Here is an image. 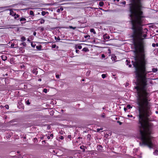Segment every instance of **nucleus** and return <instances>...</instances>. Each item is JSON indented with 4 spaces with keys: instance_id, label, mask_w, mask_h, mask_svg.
Segmentation results:
<instances>
[{
    "instance_id": "1",
    "label": "nucleus",
    "mask_w": 158,
    "mask_h": 158,
    "mask_svg": "<svg viewBox=\"0 0 158 158\" xmlns=\"http://www.w3.org/2000/svg\"><path fill=\"white\" fill-rule=\"evenodd\" d=\"M143 8L141 0H134L130 6V17L133 30L132 37L135 40L134 42L135 50L139 53L140 56L139 63L136 62L133 65L135 67L136 86L135 87L137 92H149L148 84L146 77V61L145 59V51L144 49V39L147 37L148 29L142 27L141 19L143 13L141 11Z\"/></svg>"
},
{
    "instance_id": "2",
    "label": "nucleus",
    "mask_w": 158,
    "mask_h": 158,
    "mask_svg": "<svg viewBox=\"0 0 158 158\" xmlns=\"http://www.w3.org/2000/svg\"><path fill=\"white\" fill-rule=\"evenodd\" d=\"M10 15H11L12 16H14V18L15 19L19 18V15H16L15 12L11 10H10Z\"/></svg>"
},
{
    "instance_id": "3",
    "label": "nucleus",
    "mask_w": 158,
    "mask_h": 158,
    "mask_svg": "<svg viewBox=\"0 0 158 158\" xmlns=\"http://www.w3.org/2000/svg\"><path fill=\"white\" fill-rule=\"evenodd\" d=\"M103 39L104 40H109L110 37L107 34H106L103 35Z\"/></svg>"
},
{
    "instance_id": "4",
    "label": "nucleus",
    "mask_w": 158,
    "mask_h": 158,
    "mask_svg": "<svg viewBox=\"0 0 158 158\" xmlns=\"http://www.w3.org/2000/svg\"><path fill=\"white\" fill-rule=\"evenodd\" d=\"M26 19L24 18H21L20 19V21L21 22V23H25L26 22Z\"/></svg>"
},
{
    "instance_id": "5",
    "label": "nucleus",
    "mask_w": 158,
    "mask_h": 158,
    "mask_svg": "<svg viewBox=\"0 0 158 158\" xmlns=\"http://www.w3.org/2000/svg\"><path fill=\"white\" fill-rule=\"evenodd\" d=\"M111 59L112 61H117L116 56H115L114 55H112L111 56Z\"/></svg>"
},
{
    "instance_id": "6",
    "label": "nucleus",
    "mask_w": 158,
    "mask_h": 158,
    "mask_svg": "<svg viewBox=\"0 0 158 158\" xmlns=\"http://www.w3.org/2000/svg\"><path fill=\"white\" fill-rule=\"evenodd\" d=\"M18 40H13V41H14L13 42L14 44H15V48H16L18 46Z\"/></svg>"
},
{
    "instance_id": "7",
    "label": "nucleus",
    "mask_w": 158,
    "mask_h": 158,
    "mask_svg": "<svg viewBox=\"0 0 158 158\" xmlns=\"http://www.w3.org/2000/svg\"><path fill=\"white\" fill-rule=\"evenodd\" d=\"M1 57L2 60L4 61H5L7 59V57L5 55H2L1 56Z\"/></svg>"
},
{
    "instance_id": "8",
    "label": "nucleus",
    "mask_w": 158,
    "mask_h": 158,
    "mask_svg": "<svg viewBox=\"0 0 158 158\" xmlns=\"http://www.w3.org/2000/svg\"><path fill=\"white\" fill-rule=\"evenodd\" d=\"M32 72L33 73L35 74V75H37L38 73V71L36 69L34 68L32 71Z\"/></svg>"
},
{
    "instance_id": "9",
    "label": "nucleus",
    "mask_w": 158,
    "mask_h": 158,
    "mask_svg": "<svg viewBox=\"0 0 158 158\" xmlns=\"http://www.w3.org/2000/svg\"><path fill=\"white\" fill-rule=\"evenodd\" d=\"M90 32L91 33H93L94 34H96V31L94 28H92L90 29Z\"/></svg>"
},
{
    "instance_id": "10",
    "label": "nucleus",
    "mask_w": 158,
    "mask_h": 158,
    "mask_svg": "<svg viewBox=\"0 0 158 158\" xmlns=\"http://www.w3.org/2000/svg\"><path fill=\"white\" fill-rule=\"evenodd\" d=\"M63 10V8L62 7H60L57 10V12H60L61 11H62Z\"/></svg>"
},
{
    "instance_id": "11",
    "label": "nucleus",
    "mask_w": 158,
    "mask_h": 158,
    "mask_svg": "<svg viewBox=\"0 0 158 158\" xmlns=\"http://www.w3.org/2000/svg\"><path fill=\"white\" fill-rule=\"evenodd\" d=\"M158 71V69L156 68H153L152 69V71L153 73H156Z\"/></svg>"
},
{
    "instance_id": "12",
    "label": "nucleus",
    "mask_w": 158,
    "mask_h": 158,
    "mask_svg": "<svg viewBox=\"0 0 158 158\" xmlns=\"http://www.w3.org/2000/svg\"><path fill=\"white\" fill-rule=\"evenodd\" d=\"M39 20L40 21V23L41 24L44 23L45 22V20L42 19H39Z\"/></svg>"
},
{
    "instance_id": "13",
    "label": "nucleus",
    "mask_w": 158,
    "mask_h": 158,
    "mask_svg": "<svg viewBox=\"0 0 158 158\" xmlns=\"http://www.w3.org/2000/svg\"><path fill=\"white\" fill-rule=\"evenodd\" d=\"M104 3L102 1H101L99 2V5L100 6H103Z\"/></svg>"
},
{
    "instance_id": "14",
    "label": "nucleus",
    "mask_w": 158,
    "mask_h": 158,
    "mask_svg": "<svg viewBox=\"0 0 158 158\" xmlns=\"http://www.w3.org/2000/svg\"><path fill=\"white\" fill-rule=\"evenodd\" d=\"M126 62L127 63V64L129 65V67H131V64H129V63L130 62H129V61L127 60L126 61Z\"/></svg>"
},
{
    "instance_id": "15",
    "label": "nucleus",
    "mask_w": 158,
    "mask_h": 158,
    "mask_svg": "<svg viewBox=\"0 0 158 158\" xmlns=\"http://www.w3.org/2000/svg\"><path fill=\"white\" fill-rule=\"evenodd\" d=\"M36 48L38 50H40L42 48V46L41 45L37 46Z\"/></svg>"
},
{
    "instance_id": "16",
    "label": "nucleus",
    "mask_w": 158,
    "mask_h": 158,
    "mask_svg": "<svg viewBox=\"0 0 158 158\" xmlns=\"http://www.w3.org/2000/svg\"><path fill=\"white\" fill-rule=\"evenodd\" d=\"M46 13H48V12H45V11H42L41 12V14L43 16L45 15Z\"/></svg>"
},
{
    "instance_id": "17",
    "label": "nucleus",
    "mask_w": 158,
    "mask_h": 158,
    "mask_svg": "<svg viewBox=\"0 0 158 158\" xmlns=\"http://www.w3.org/2000/svg\"><path fill=\"white\" fill-rule=\"evenodd\" d=\"M30 15L32 16H34V14L32 10H30Z\"/></svg>"
},
{
    "instance_id": "18",
    "label": "nucleus",
    "mask_w": 158,
    "mask_h": 158,
    "mask_svg": "<svg viewBox=\"0 0 158 158\" xmlns=\"http://www.w3.org/2000/svg\"><path fill=\"white\" fill-rule=\"evenodd\" d=\"M82 50L84 52H87L88 51H89V50L87 48H84L83 49H82Z\"/></svg>"
},
{
    "instance_id": "19",
    "label": "nucleus",
    "mask_w": 158,
    "mask_h": 158,
    "mask_svg": "<svg viewBox=\"0 0 158 158\" xmlns=\"http://www.w3.org/2000/svg\"><path fill=\"white\" fill-rule=\"evenodd\" d=\"M158 150H155V152H153V154L154 155H157L158 154Z\"/></svg>"
},
{
    "instance_id": "20",
    "label": "nucleus",
    "mask_w": 158,
    "mask_h": 158,
    "mask_svg": "<svg viewBox=\"0 0 158 158\" xmlns=\"http://www.w3.org/2000/svg\"><path fill=\"white\" fill-rule=\"evenodd\" d=\"M21 40L22 41H24L26 40V38L24 36H22L21 37Z\"/></svg>"
},
{
    "instance_id": "21",
    "label": "nucleus",
    "mask_w": 158,
    "mask_h": 158,
    "mask_svg": "<svg viewBox=\"0 0 158 158\" xmlns=\"http://www.w3.org/2000/svg\"><path fill=\"white\" fill-rule=\"evenodd\" d=\"M127 116L128 117L132 118L133 119L135 118V117H133L132 115L128 114Z\"/></svg>"
},
{
    "instance_id": "22",
    "label": "nucleus",
    "mask_w": 158,
    "mask_h": 158,
    "mask_svg": "<svg viewBox=\"0 0 158 158\" xmlns=\"http://www.w3.org/2000/svg\"><path fill=\"white\" fill-rule=\"evenodd\" d=\"M20 45H23V46H24V47H26V43L25 42H23L22 43H21L20 44Z\"/></svg>"
},
{
    "instance_id": "23",
    "label": "nucleus",
    "mask_w": 158,
    "mask_h": 158,
    "mask_svg": "<svg viewBox=\"0 0 158 158\" xmlns=\"http://www.w3.org/2000/svg\"><path fill=\"white\" fill-rule=\"evenodd\" d=\"M53 137V135L52 134H51L50 135V136H48L47 137V138L48 139H50L51 137L52 138Z\"/></svg>"
},
{
    "instance_id": "24",
    "label": "nucleus",
    "mask_w": 158,
    "mask_h": 158,
    "mask_svg": "<svg viewBox=\"0 0 158 158\" xmlns=\"http://www.w3.org/2000/svg\"><path fill=\"white\" fill-rule=\"evenodd\" d=\"M69 28L70 29H73L74 30V29H75L76 28V27H73L72 26H69Z\"/></svg>"
},
{
    "instance_id": "25",
    "label": "nucleus",
    "mask_w": 158,
    "mask_h": 158,
    "mask_svg": "<svg viewBox=\"0 0 158 158\" xmlns=\"http://www.w3.org/2000/svg\"><path fill=\"white\" fill-rule=\"evenodd\" d=\"M102 78L104 79L106 77V75L105 74H102Z\"/></svg>"
},
{
    "instance_id": "26",
    "label": "nucleus",
    "mask_w": 158,
    "mask_h": 158,
    "mask_svg": "<svg viewBox=\"0 0 158 158\" xmlns=\"http://www.w3.org/2000/svg\"><path fill=\"white\" fill-rule=\"evenodd\" d=\"M26 104L28 105H29L30 103L29 100H27V101H26Z\"/></svg>"
},
{
    "instance_id": "27",
    "label": "nucleus",
    "mask_w": 158,
    "mask_h": 158,
    "mask_svg": "<svg viewBox=\"0 0 158 158\" xmlns=\"http://www.w3.org/2000/svg\"><path fill=\"white\" fill-rule=\"evenodd\" d=\"M15 45V44L14 43L11 44V47L12 48H15V47H14Z\"/></svg>"
},
{
    "instance_id": "28",
    "label": "nucleus",
    "mask_w": 158,
    "mask_h": 158,
    "mask_svg": "<svg viewBox=\"0 0 158 158\" xmlns=\"http://www.w3.org/2000/svg\"><path fill=\"white\" fill-rule=\"evenodd\" d=\"M55 39L56 40H60V39L59 37H55Z\"/></svg>"
},
{
    "instance_id": "29",
    "label": "nucleus",
    "mask_w": 158,
    "mask_h": 158,
    "mask_svg": "<svg viewBox=\"0 0 158 158\" xmlns=\"http://www.w3.org/2000/svg\"><path fill=\"white\" fill-rule=\"evenodd\" d=\"M48 90L46 89H43V92L45 93H47V92Z\"/></svg>"
},
{
    "instance_id": "30",
    "label": "nucleus",
    "mask_w": 158,
    "mask_h": 158,
    "mask_svg": "<svg viewBox=\"0 0 158 158\" xmlns=\"http://www.w3.org/2000/svg\"><path fill=\"white\" fill-rule=\"evenodd\" d=\"M127 107V108L129 109L132 108V107L130 105H128Z\"/></svg>"
},
{
    "instance_id": "31",
    "label": "nucleus",
    "mask_w": 158,
    "mask_h": 158,
    "mask_svg": "<svg viewBox=\"0 0 158 158\" xmlns=\"http://www.w3.org/2000/svg\"><path fill=\"white\" fill-rule=\"evenodd\" d=\"M90 71L88 70L86 74L88 76L90 74Z\"/></svg>"
},
{
    "instance_id": "32",
    "label": "nucleus",
    "mask_w": 158,
    "mask_h": 158,
    "mask_svg": "<svg viewBox=\"0 0 158 158\" xmlns=\"http://www.w3.org/2000/svg\"><path fill=\"white\" fill-rule=\"evenodd\" d=\"M77 48L79 49H81L82 48V46H81V45H78L77 47Z\"/></svg>"
},
{
    "instance_id": "33",
    "label": "nucleus",
    "mask_w": 158,
    "mask_h": 158,
    "mask_svg": "<svg viewBox=\"0 0 158 158\" xmlns=\"http://www.w3.org/2000/svg\"><path fill=\"white\" fill-rule=\"evenodd\" d=\"M5 107L7 109H8L9 108V106L8 105H6Z\"/></svg>"
},
{
    "instance_id": "34",
    "label": "nucleus",
    "mask_w": 158,
    "mask_h": 158,
    "mask_svg": "<svg viewBox=\"0 0 158 158\" xmlns=\"http://www.w3.org/2000/svg\"><path fill=\"white\" fill-rule=\"evenodd\" d=\"M56 44H53L52 45V48H55L56 47Z\"/></svg>"
},
{
    "instance_id": "35",
    "label": "nucleus",
    "mask_w": 158,
    "mask_h": 158,
    "mask_svg": "<svg viewBox=\"0 0 158 158\" xmlns=\"http://www.w3.org/2000/svg\"><path fill=\"white\" fill-rule=\"evenodd\" d=\"M120 3L122 4L123 5H125L126 3V2L125 1H123V2H121Z\"/></svg>"
},
{
    "instance_id": "36",
    "label": "nucleus",
    "mask_w": 158,
    "mask_h": 158,
    "mask_svg": "<svg viewBox=\"0 0 158 158\" xmlns=\"http://www.w3.org/2000/svg\"><path fill=\"white\" fill-rule=\"evenodd\" d=\"M31 45L33 48H34L35 47V45L33 44V43L31 44Z\"/></svg>"
},
{
    "instance_id": "37",
    "label": "nucleus",
    "mask_w": 158,
    "mask_h": 158,
    "mask_svg": "<svg viewBox=\"0 0 158 158\" xmlns=\"http://www.w3.org/2000/svg\"><path fill=\"white\" fill-rule=\"evenodd\" d=\"M56 77L57 78H59V76L58 74H56Z\"/></svg>"
},
{
    "instance_id": "38",
    "label": "nucleus",
    "mask_w": 158,
    "mask_h": 158,
    "mask_svg": "<svg viewBox=\"0 0 158 158\" xmlns=\"http://www.w3.org/2000/svg\"><path fill=\"white\" fill-rule=\"evenodd\" d=\"M117 123H118L120 125H121L122 124V123L119 121H118Z\"/></svg>"
},
{
    "instance_id": "39",
    "label": "nucleus",
    "mask_w": 158,
    "mask_h": 158,
    "mask_svg": "<svg viewBox=\"0 0 158 158\" xmlns=\"http://www.w3.org/2000/svg\"><path fill=\"white\" fill-rule=\"evenodd\" d=\"M102 130V129H97V131L98 132V131H100V130Z\"/></svg>"
},
{
    "instance_id": "40",
    "label": "nucleus",
    "mask_w": 158,
    "mask_h": 158,
    "mask_svg": "<svg viewBox=\"0 0 158 158\" xmlns=\"http://www.w3.org/2000/svg\"><path fill=\"white\" fill-rule=\"evenodd\" d=\"M88 37H89L90 36L89 35H87L86 36H85V38H87Z\"/></svg>"
},
{
    "instance_id": "41",
    "label": "nucleus",
    "mask_w": 158,
    "mask_h": 158,
    "mask_svg": "<svg viewBox=\"0 0 158 158\" xmlns=\"http://www.w3.org/2000/svg\"><path fill=\"white\" fill-rule=\"evenodd\" d=\"M40 28L41 31H43L44 30V28L43 27H40Z\"/></svg>"
},
{
    "instance_id": "42",
    "label": "nucleus",
    "mask_w": 158,
    "mask_h": 158,
    "mask_svg": "<svg viewBox=\"0 0 158 158\" xmlns=\"http://www.w3.org/2000/svg\"><path fill=\"white\" fill-rule=\"evenodd\" d=\"M79 52V51L78 50H76V52L77 53H78Z\"/></svg>"
},
{
    "instance_id": "43",
    "label": "nucleus",
    "mask_w": 158,
    "mask_h": 158,
    "mask_svg": "<svg viewBox=\"0 0 158 158\" xmlns=\"http://www.w3.org/2000/svg\"><path fill=\"white\" fill-rule=\"evenodd\" d=\"M102 58H105V55L104 54H103L102 55Z\"/></svg>"
},
{
    "instance_id": "44",
    "label": "nucleus",
    "mask_w": 158,
    "mask_h": 158,
    "mask_svg": "<svg viewBox=\"0 0 158 158\" xmlns=\"http://www.w3.org/2000/svg\"><path fill=\"white\" fill-rule=\"evenodd\" d=\"M60 139H64V137L62 136H61L60 137Z\"/></svg>"
},
{
    "instance_id": "45",
    "label": "nucleus",
    "mask_w": 158,
    "mask_h": 158,
    "mask_svg": "<svg viewBox=\"0 0 158 158\" xmlns=\"http://www.w3.org/2000/svg\"><path fill=\"white\" fill-rule=\"evenodd\" d=\"M36 32H34L33 33V35L35 36L36 35Z\"/></svg>"
},
{
    "instance_id": "46",
    "label": "nucleus",
    "mask_w": 158,
    "mask_h": 158,
    "mask_svg": "<svg viewBox=\"0 0 158 158\" xmlns=\"http://www.w3.org/2000/svg\"><path fill=\"white\" fill-rule=\"evenodd\" d=\"M71 137V135H69L68 136V138H70Z\"/></svg>"
},
{
    "instance_id": "47",
    "label": "nucleus",
    "mask_w": 158,
    "mask_h": 158,
    "mask_svg": "<svg viewBox=\"0 0 158 158\" xmlns=\"http://www.w3.org/2000/svg\"><path fill=\"white\" fill-rule=\"evenodd\" d=\"M155 44H152V46H153V47H155Z\"/></svg>"
},
{
    "instance_id": "48",
    "label": "nucleus",
    "mask_w": 158,
    "mask_h": 158,
    "mask_svg": "<svg viewBox=\"0 0 158 158\" xmlns=\"http://www.w3.org/2000/svg\"><path fill=\"white\" fill-rule=\"evenodd\" d=\"M38 81H41V79H39V80H38Z\"/></svg>"
},
{
    "instance_id": "49",
    "label": "nucleus",
    "mask_w": 158,
    "mask_h": 158,
    "mask_svg": "<svg viewBox=\"0 0 158 158\" xmlns=\"http://www.w3.org/2000/svg\"><path fill=\"white\" fill-rule=\"evenodd\" d=\"M27 41H30V40L29 39H28L27 40Z\"/></svg>"
},
{
    "instance_id": "50",
    "label": "nucleus",
    "mask_w": 158,
    "mask_h": 158,
    "mask_svg": "<svg viewBox=\"0 0 158 158\" xmlns=\"http://www.w3.org/2000/svg\"><path fill=\"white\" fill-rule=\"evenodd\" d=\"M156 114H158V111H156Z\"/></svg>"
},
{
    "instance_id": "51",
    "label": "nucleus",
    "mask_w": 158,
    "mask_h": 158,
    "mask_svg": "<svg viewBox=\"0 0 158 158\" xmlns=\"http://www.w3.org/2000/svg\"><path fill=\"white\" fill-rule=\"evenodd\" d=\"M124 109L125 110H126V108H124Z\"/></svg>"
},
{
    "instance_id": "52",
    "label": "nucleus",
    "mask_w": 158,
    "mask_h": 158,
    "mask_svg": "<svg viewBox=\"0 0 158 158\" xmlns=\"http://www.w3.org/2000/svg\"><path fill=\"white\" fill-rule=\"evenodd\" d=\"M100 9H101V10H102V8H100Z\"/></svg>"
},
{
    "instance_id": "53",
    "label": "nucleus",
    "mask_w": 158,
    "mask_h": 158,
    "mask_svg": "<svg viewBox=\"0 0 158 158\" xmlns=\"http://www.w3.org/2000/svg\"><path fill=\"white\" fill-rule=\"evenodd\" d=\"M156 45H158V44H156Z\"/></svg>"
},
{
    "instance_id": "54",
    "label": "nucleus",
    "mask_w": 158,
    "mask_h": 158,
    "mask_svg": "<svg viewBox=\"0 0 158 158\" xmlns=\"http://www.w3.org/2000/svg\"><path fill=\"white\" fill-rule=\"evenodd\" d=\"M156 45H158V44H156Z\"/></svg>"
},
{
    "instance_id": "55",
    "label": "nucleus",
    "mask_w": 158,
    "mask_h": 158,
    "mask_svg": "<svg viewBox=\"0 0 158 158\" xmlns=\"http://www.w3.org/2000/svg\"><path fill=\"white\" fill-rule=\"evenodd\" d=\"M82 81H84V79H83V80H82Z\"/></svg>"
}]
</instances>
